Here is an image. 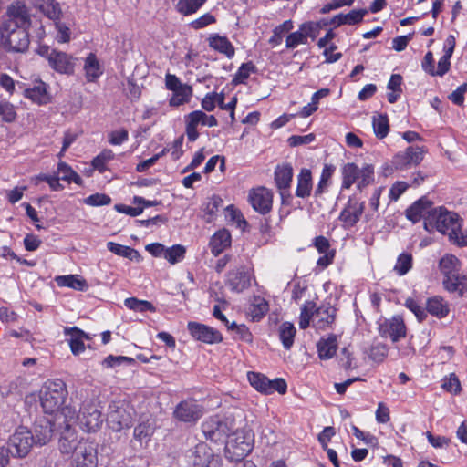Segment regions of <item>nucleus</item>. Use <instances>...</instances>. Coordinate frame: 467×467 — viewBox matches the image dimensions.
I'll return each instance as SVG.
<instances>
[{
    "label": "nucleus",
    "instance_id": "40",
    "mask_svg": "<svg viewBox=\"0 0 467 467\" xmlns=\"http://www.w3.org/2000/svg\"><path fill=\"white\" fill-rule=\"evenodd\" d=\"M34 444L45 445L53 436V426L49 421H45V424L36 425L34 431Z\"/></svg>",
    "mask_w": 467,
    "mask_h": 467
},
{
    "label": "nucleus",
    "instance_id": "60",
    "mask_svg": "<svg viewBox=\"0 0 467 467\" xmlns=\"http://www.w3.org/2000/svg\"><path fill=\"white\" fill-rule=\"evenodd\" d=\"M129 364L131 365L134 363V359L132 358L124 357V356H109L107 357L103 362L102 365L106 368H114L117 366H120L122 364Z\"/></svg>",
    "mask_w": 467,
    "mask_h": 467
},
{
    "label": "nucleus",
    "instance_id": "48",
    "mask_svg": "<svg viewBox=\"0 0 467 467\" xmlns=\"http://www.w3.org/2000/svg\"><path fill=\"white\" fill-rule=\"evenodd\" d=\"M186 254V248L182 244L167 247L164 258L171 265L182 262Z\"/></svg>",
    "mask_w": 467,
    "mask_h": 467
},
{
    "label": "nucleus",
    "instance_id": "9",
    "mask_svg": "<svg viewBox=\"0 0 467 467\" xmlns=\"http://www.w3.org/2000/svg\"><path fill=\"white\" fill-rule=\"evenodd\" d=\"M134 410L124 401L113 403L108 415L109 426L113 431L129 428L133 420Z\"/></svg>",
    "mask_w": 467,
    "mask_h": 467
},
{
    "label": "nucleus",
    "instance_id": "19",
    "mask_svg": "<svg viewBox=\"0 0 467 467\" xmlns=\"http://www.w3.org/2000/svg\"><path fill=\"white\" fill-rule=\"evenodd\" d=\"M435 208L436 207L432 206V202L429 199L423 197L415 202L406 210V216L410 221L413 223H417L420 219H423L424 228L426 229L428 217L431 213H432Z\"/></svg>",
    "mask_w": 467,
    "mask_h": 467
},
{
    "label": "nucleus",
    "instance_id": "14",
    "mask_svg": "<svg viewBox=\"0 0 467 467\" xmlns=\"http://www.w3.org/2000/svg\"><path fill=\"white\" fill-rule=\"evenodd\" d=\"M202 407L197 400L189 399L181 401L173 410V417L182 422L194 423L202 416Z\"/></svg>",
    "mask_w": 467,
    "mask_h": 467
},
{
    "label": "nucleus",
    "instance_id": "35",
    "mask_svg": "<svg viewBox=\"0 0 467 467\" xmlns=\"http://www.w3.org/2000/svg\"><path fill=\"white\" fill-rule=\"evenodd\" d=\"M337 348V343L335 335H330L327 338H322L317 343L318 356L321 359L331 358L336 354Z\"/></svg>",
    "mask_w": 467,
    "mask_h": 467
},
{
    "label": "nucleus",
    "instance_id": "12",
    "mask_svg": "<svg viewBox=\"0 0 467 467\" xmlns=\"http://www.w3.org/2000/svg\"><path fill=\"white\" fill-rule=\"evenodd\" d=\"M247 379L253 388L265 395L272 394L275 391L285 394L287 389L286 382L281 378L270 380L259 372H248Z\"/></svg>",
    "mask_w": 467,
    "mask_h": 467
},
{
    "label": "nucleus",
    "instance_id": "15",
    "mask_svg": "<svg viewBox=\"0 0 467 467\" xmlns=\"http://www.w3.org/2000/svg\"><path fill=\"white\" fill-rule=\"evenodd\" d=\"M202 429L206 439L216 442L223 441L228 436L232 424L216 416L206 420L202 423Z\"/></svg>",
    "mask_w": 467,
    "mask_h": 467
},
{
    "label": "nucleus",
    "instance_id": "2",
    "mask_svg": "<svg viewBox=\"0 0 467 467\" xmlns=\"http://www.w3.org/2000/svg\"><path fill=\"white\" fill-rule=\"evenodd\" d=\"M438 266L442 275L444 289L462 296L467 292V275L461 274L460 259L452 254H445L440 259Z\"/></svg>",
    "mask_w": 467,
    "mask_h": 467
},
{
    "label": "nucleus",
    "instance_id": "13",
    "mask_svg": "<svg viewBox=\"0 0 467 467\" xmlns=\"http://www.w3.org/2000/svg\"><path fill=\"white\" fill-rule=\"evenodd\" d=\"M426 152L427 149L425 147L410 146L404 151L395 154L391 164L395 170H407L419 165L422 161Z\"/></svg>",
    "mask_w": 467,
    "mask_h": 467
},
{
    "label": "nucleus",
    "instance_id": "55",
    "mask_svg": "<svg viewBox=\"0 0 467 467\" xmlns=\"http://www.w3.org/2000/svg\"><path fill=\"white\" fill-rule=\"evenodd\" d=\"M441 388L453 394H458L462 390L460 380L454 373L450 374L449 377H445L442 379Z\"/></svg>",
    "mask_w": 467,
    "mask_h": 467
},
{
    "label": "nucleus",
    "instance_id": "29",
    "mask_svg": "<svg viewBox=\"0 0 467 467\" xmlns=\"http://www.w3.org/2000/svg\"><path fill=\"white\" fill-rule=\"evenodd\" d=\"M207 40L211 48L225 55L229 58L234 56V47L226 36L212 34Z\"/></svg>",
    "mask_w": 467,
    "mask_h": 467
},
{
    "label": "nucleus",
    "instance_id": "11",
    "mask_svg": "<svg viewBox=\"0 0 467 467\" xmlns=\"http://www.w3.org/2000/svg\"><path fill=\"white\" fill-rule=\"evenodd\" d=\"M34 445L33 433L24 426L18 427L9 438L10 451L15 457H26Z\"/></svg>",
    "mask_w": 467,
    "mask_h": 467
},
{
    "label": "nucleus",
    "instance_id": "10",
    "mask_svg": "<svg viewBox=\"0 0 467 467\" xmlns=\"http://www.w3.org/2000/svg\"><path fill=\"white\" fill-rule=\"evenodd\" d=\"M98 451L93 441L81 438L80 444L72 454L71 467H97Z\"/></svg>",
    "mask_w": 467,
    "mask_h": 467
},
{
    "label": "nucleus",
    "instance_id": "33",
    "mask_svg": "<svg viewBox=\"0 0 467 467\" xmlns=\"http://www.w3.org/2000/svg\"><path fill=\"white\" fill-rule=\"evenodd\" d=\"M55 281L60 287H69L78 291H85L88 287L84 278L75 275H59L55 278Z\"/></svg>",
    "mask_w": 467,
    "mask_h": 467
},
{
    "label": "nucleus",
    "instance_id": "22",
    "mask_svg": "<svg viewBox=\"0 0 467 467\" xmlns=\"http://www.w3.org/2000/svg\"><path fill=\"white\" fill-rule=\"evenodd\" d=\"M380 332L384 337H389L393 342L405 337L406 327L403 319L400 317H393L390 319L385 320L380 325Z\"/></svg>",
    "mask_w": 467,
    "mask_h": 467
},
{
    "label": "nucleus",
    "instance_id": "62",
    "mask_svg": "<svg viewBox=\"0 0 467 467\" xmlns=\"http://www.w3.org/2000/svg\"><path fill=\"white\" fill-rule=\"evenodd\" d=\"M216 18L210 13H206L190 23V26L195 30L202 29L209 25L214 24Z\"/></svg>",
    "mask_w": 467,
    "mask_h": 467
},
{
    "label": "nucleus",
    "instance_id": "41",
    "mask_svg": "<svg viewBox=\"0 0 467 467\" xmlns=\"http://www.w3.org/2000/svg\"><path fill=\"white\" fill-rule=\"evenodd\" d=\"M296 333V329L291 322H284L279 326V338L285 349H289L293 346Z\"/></svg>",
    "mask_w": 467,
    "mask_h": 467
},
{
    "label": "nucleus",
    "instance_id": "45",
    "mask_svg": "<svg viewBox=\"0 0 467 467\" xmlns=\"http://www.w3.org/2000/svg\"><path fill=\"white\" fill-rule=\"evenodd\" d=\"M373 130L378 139H384L389 130V119L386 115L377 114L372 118Z\"/></svg>",
    "mask_w": 467,
    "mask_h": 467
},
{
    "label": "nucleus",
    "instance_id": "32",
    "mask_svg": "<svg viewBox=\"0 0 467 467\" xmlns=\"http://www.w3.org/2000/svg\"><path fill=\"white\" fill-rule=\"evenodd\" d=\"M368 14V10L359 9V10H352L348 14H339L333 17L331 23L336 26L341 25H356L360 23L363 20V17Z\"/></svg>",
    "mask_w": 467,
    "mask_h": 467
},
{
    "label": "nucleus",
    "instance_id": "57",
    "mask_svg": "<svg viewBox=\"0 0 467 467\" xmlns=\"http://www.w3.org/2000/svg\"><path fill=\"white\" fill-rule=\"evenodd\" d=\"M0 118L5 122H13L16 119V113L11 103L0 101Z\"/></svg>",
    "mask_w": 467,
    "mask_h": 467
},
{
    "label": "nucleus",
    "instance_id": "56",
    "mask_svg": "<svg viewBox=\"0 0 467 467\" xmlns=\"http://www.w3.org/2000/svg\"><path fill=\"white\" fill-rule=\"evenodd\" d=\"M405 306L415 315L419 321H422L426 318L427 315L424 307L414 298H407Z\"/></svg>",
    "mask_w": 467,
    "mask_h": 467
},
{
    "label": "nucleus",
    "instance_id": "39",
    "mask_svg": "<svg viewBox=\"0 0 467 467\" xmlns=\"http://www.w3.org/2000/svg\"><path fill=\"white\" fill-rule=\"evenodd\" d=\"M65 333L70 336L69 345L71 351L75 355H79L85 350L83 337L84 332L78 327L66 328Z\"/></svg>",
    "mask_w": 467,
    "mask_h": 467
},
{
    "label": "nucleus",
    "instance_id": "53",
    "mask_svg": "<svg viewBox=\"0 0 467 467\" xmlns=\"http://www.w3.org/2000/svg\"><path fill=\"white\" fill-rule=\"evenodd\" d=\"M451 244L458 247L467 246V229L462 228V221L458 229H455L448 237Z\"/></svg>",
    "mask_w": 467,
    "mask_h": 467
},
{
    "label": "nucleus",
    "instance_id": "49",
    "mask_svg": "<svg viewBox=\"0 0 467 467\" xmlns=\"http://www.w3.org/2000/svg\"><path fill=\"white\" fill-rule=\"evenodd\" d=\"M412 254L410 253H402L398 256L394 266V271L399 275H406L412 267Z\"/></svg>",
    "mask_w": 467,
    "mask_h": 467
},
{
    "label": "nucleus",
    "instance_id": "59",
    "mask_svg": "<svg viewBox=\"0 0 467 467\" xmlns=\"http://www.w3.org/2000/svg\"><path fill=\"white\" fill-rule=\"evenodd\" d=\"M111 202V198L104 193H95L84 200V203L89 206H103Z\"/></svg>",
    "mask_w": 467,
    "mask_h": 467
},
{
    "label": "nucleus",
    "instance_id": "31",
    "mask_svg": "<svg viewBox=\"0 0 467 467\" xmlns=\"http://www.w3.org/2000/svg\"><path fill=\"white\" fill-rule=\"evenodd\" d=\"M107 248L111 253H113L119 256L128 258V259L137 262V263H140L142 261V256L140 255V254L137 250H135L130 246L122 245V244L115 243V242H108Z\"/></svg>",
    "mask_w": 467,
    "mask_h": 467
},
{
    "label": "nucleus",
    "instance_id": "28",
    "mask_svg": "<svg viewBox=\"0 0 467 467\" xmlns=\"http://www.w3.org/2000/svg\"><path fill=\"white\" fill-rule=\"evenodd\" d=\"M156 430V422L152 419H146L140 421L133 431V438L136 441L140 442V445L147 444Z\"/></svg>",
    "mask_w": 467,
    "mask_h": 467
},
{
    "label": "nucleus",
    "instance_id": "46",
    "mask_svg": "<svg viewBox=\"0 0 467 467\" xmlns=\"http://www.w3.org/2000/svg\"><path fill=\"white\" fill-rule=\"evenodd\" d=\"M292 29L293 22L291 20H286L281 25L277 26L273 31V36L269 38L270 45L272 47L280 45L285 35Z\"/></svg>",
    "mask_w": 467,
    "mask_h": 467
},
{
    "label": "nucleus",
    "instance_id": "38",
    "mask_svg": "<svg viewBox=\"0 0 467 467\" xmlns=\"http://www.w3.org/2000/svg\"><path fill=\"white\" fill-rule=\"evenodd\" d=\"M383 191L384 187L382 186L378 187L373 191L371 196L368 199V208L365 212L366 221H370L379 217V199Z\"/></svg>",
    "mask_w": 467,
    "mask_h": 467
},
{
    "label": "nucleus",
    "instance_id": "24",
    "mask_svg": "<svg viewBox=\"0 0 467 467\" xmlns=\"http://www.w3.org/2000/svg\"><path fill=\"white\" fill-rule=\"evenodd\" d=\"M293 178V169L289 164L278 165L275 171V182L284 199L289 196L288 189Z\"/></svg>",
    "mask_w": 467,
    "mask_h": 467
},
{
    "label": "nucleus",
    "instance_id": "27",
    "mask_svg": "<svg viewBox=\"0 0 467 467\" xmlns=\"http://www.w3.org/2000/svg\"><path fill=\"white\" fill-rule=\"evenodd\" d=\"M64 426L65 431L59 440V450L63 454H73L80 444V439L78 438L75 431H71L72 426Z\"/></svg>",
    "mask_w": 467,
    "mask_h": 467
},
{
    "label": "nucleus",
    "instance_id": "50",
    "mask_svg": "<svg viewBox=\"0 0 467 467\" xmlns=\"http://www.w3.org/2000/svg\"><path fill=\"white\" fill-rule=\"evenodd\" d=\"M228 284L232 290L241 292L248 287L249 281L244 273L235 272L230 275Z\"/></svg>",
    "mask_w": 467,
    "mask_h": 467
},
{
    "label": "nucleus",
    "instance_id": "44",
    "mask_svg": "<svg viewBox=\"0 0 467 467\" xmlns=\"http://www.w3.org/2000/svg\"><path fill=\"white\" fill-rule=\"evenodd\" d=\"M192 97V88L188 85L180 90L172 92V95L169 100L171 107H179L188 103Z\"/></svg>",
    "mask_w": 467,
    "mask_h": 467
},
{
    "label": "nucleus",
    "instance_id": "42",
    "mask_svg": "<svg viewBox=\"0 0 467 467\" xmlns=\"http://www.w3.org/2000/svg\"><path fill=\"white\" fill-rule=\"evenodd\" d=\"M206 0H178L175 9L183 16H190L196 13Z\"/></svg>",
    "mask_w": 467,
    "mask_h": 467
},
{
    "label": "nucleus",
    "instance_id": "37",
    "mask_svg": "<svg viewBox=\"0 0 467 467\" xmlns=\"http://www.w3.org/2000/svg\"><path fill=\"white\" fill-rule=\"evenodd\" d=\"M426 309L431 315L439 318L446 317L449 313L448 304L440 296H434L428 299L426 303Z\"/></svg>",
    "mask_w": 467,
    "mask_h": 467
},
{
    "label": "nucleus",
    "instance_id": "43",
    "mask_svg": "<svg viewBox=\"0 0 467 467\" xmlns=\"http://www.w3.org/2000/svg\"><path fill=\"white\" fill-rule=\"evenodd\" d=\"M26 96L30 99L32 101L42 105L48 102V95L47 92L46 85L43 82H40L36 86L26 89Z\"/></svg>",
    "mask_w": 467,
    "mask_h": 467
},
{
    "label": "nucleus",
    "instance_id": "8",
    "mask_svg": "<svg viewBox=\"0 0 467 467\" xmlns=\"http://www.w3.org/2000/svg\"><path fill=\"white\" fill-rule=\"evenodd\" d=\"M1 37L5 46L10 50L16 52H24L29 45L27 32L20 26H13L11 23H5L2 31Z\"/></svg>",
    "mask_w": 467,
    "mask_h": 467
},
{
    "label": "nucleus",
    "instance_id": "58",
    "mask_svg": "<svg viewBox=\"0 0 467 467\" xmlns=\"http://www.w3.org/2000/svg\"><path fill=\"white\" fill-rule=\"evenodd\" d=\"M324 25H326V23L323 21L308 22L301 25L300 27L302 28L306 38L311 37L312 39H315Z\"/></svg>",
    "mask_w": 467,
    "mask_h": 467
},
{
    "label": "nucleus",
    "instance_id": "25",
    "mask_svg": "<svg viewBox=\"0 0 467 467\" xmlns=\"http://www.w3.org/2000/svg\"><path fill=\"white\" fill-rule=\"evenodd\" d=\"M83 70L88 83L96 82L102 76V67L94 53H89L85 58Z\"/></svg>",
    "mask_w": 467,
    "mask_h": 467
},
{
    "label": "nucleus",
    "instance_id": "36",
    "mask_svg": "<svg viewBox=\"0 0 467 467\" xmlns=\"http://www.w3.org/2000/svg\"><path fill=\"white\" fill-rule=\"evenodd\" d=\"M36 7L48 18L57 21L60 19L61 9L55 0H36Z\"/></svg>",
    "mask_w": 467,
    "mask_h": 467
},
{
    "label": "nucleus",
    "instance_id": "20",
    "mask_svg": "<svg viewBox=\"0 0 467 467\" xmlns=\"http://www.w3.org/2000/svg\"><path fill=\"white\" fill-rule=\"evenodd\" d=\"M75 60L76 58L72 56L57 50L56 53H51L49 66L60 74L72 75L75 69Z\"/></svg>",
    "mask_w": 467,
    "mask_h": 467
},
{
    "label": "nucleus",
    "instance_id": "63",
    "mask_svg": "<svg viewBox=\"0 0 467 467\" xmlns=\"http://www.w3.org/2000/svg\"><path fill=\"white\" fill-rule=\"evenodd\" d=\"M228 329L234 330L239 338L244 342L251 343L253 341V336L244 325H237L235 322H233L228 327Z\"/></svg>",
    "mask_w": 467,
    "mask_h": 467
},
{
    "label": "nucleus",
    "instance_id": "61",
    "mask_svg": "<svg viewBox=\"0 0 467 467\" xmlns=\"http://www.w3.org/2000/svg\"><path fill=\"white\" fill-rule=\"evenodd\" d=\"M225 217L229 221L236 223V225L238 227H243L246 224V221L244 220L241 212L239 210L235 209L233 205H229L226 207Z\"/></svg>",
    "mask_w": 467,
    "mask_h": 467
},
{
    "label": "nucleus",
    "instance_id": "34",
    "mask_svg": "<svg viewBox=\"0 0 467 467\" xmlns=\"http://www.w3.org/2000/svg\"><path fill=\"white\" fill-rule=\"evenodd\" d=\"M312 191V176L308 169H302L297 177L296 195L300 198L308 197Z\"/></svg>",
    "mask_w": 467,
    "mask_h": 467
},
{
    "label": "nucleus",
    "instance_id": "26",
    "mask_svg": "<svg viewBox=\"0 0 467 467\" xmlns=\"http://www.w3.org/2000/svg\"><path fill=\"white\" fill-rule=\"evenodd\" d=\"M7 16L9 20L6 23H11L13 26H23L29 20L27 8L21 1L15 2L8 7Z\"/></svg>",
    "mask_w": 467,
    "mask_h": 467
},
{
    "label": "nucleus",
    "instance_id": "4",
    "mask_svg": "<svg viewBox=\"0 0 467 467\" xmlns=\"http://www.w3.org/2000/svg\"><path fill=\"white\" fill-rule=\"evenodd\" d=\"M336 311V308L329 304H324L316 308L314 302L306 301L301 307L299 327L306 329L312 322L316 329L325 330L335 322Z\"/></svg>",
    "mask_w": 467,
    "mask_h": 467
},
{
    "label": "nucleus",
    "instance_id": "1",
    "mask_svg": "<svg viewBox=\"0 0 467 467\" xmlns=\"http://www.w3.org/2000/svg\"><path fill=\"white\" fill-rule=\"evenodd\" d=\"M59 416L63 417V425H78L88 433L98 431L103 423L101 410L94 399L84 400L78 413L74 407L66 406Z\"/></svg>",
    "mask_w": 467,
    "mask_h": 467
},
{
    "label": "nucleus",
    "instance_id": "30",
    "mask_svg": "<svg viewBox=\"0 0 467 467\" xmlns=\"http://www.w3.org/2000/svg\"><path fill=\"white\" fill-rule=\"evenodd\" d=\"M231 244V234L227 230L216 232L211 238L210 247L212 253L217 256Z\"/></svg>",
    "mask_w": 467,
    "mask_h": 467
},
{
    "label": "nucleus",
    "instance_id": "54",
    "mask_svg": "<svg viewBox=\"0 0 467 467\" xmlns=\"http://www.w3.org/2000/svg\"><path fill=\"white\" fill-rule=\"evenodd\" d=\"M307 39L301 27L286 36L285 47L289 49L297 47L299 45L306 44Z\"/></svg>",
    "mask_w": 467,
    "mask_h": 467
},
{
    "label": "nucleus",
    "instance_id": "52",
    "mask_svg": "<svg viewBox=\"0 0 467 467\" xmlns=\"http://www.w3.org/2000/svg\"><path fill=\"white\" fill-rule=\"evenodd\" d=\"M453 53V46L446 48L444 55L440 58L438 62L437 69L434 70V76L442 77L445 75L451 67L450 59Z\"/></svg>",
    "mask_w": 467,
    "mask_h": 467
},
{
    "label": "nucleus",
    "instance_id": "21",
    "mask_svg": "<svg viewBox=\"0 0 467 467\" xmlns=\"http://www.w3.org/2000/svg\"><path fill=\"white\" fill-rule=\"evenodd\" d=\"M364 212V202H360L356 199H349L346 207L341 211L339 219L346 226L352 227L359 221Z\"/></svg>",
    "mask_w": 467,
    "mask_h": 467
},
{
    "label": "nucleus",
    "instance_id": "64",
    "mask_svg": "<svg viewBox=\"0 0 467 467\" xmlns=\"http://www.w3.org/2000/svg\"><path fill=\"white\" fill-rule=\"evenodd\" d=\"M467 92V83L459 86L449 95V99L455 105L461 106L464 102V94Z\"/></svg>",
    "mask_w": 467,
    "mask_h": 467
},
{
    "label": "nucleus",
    "instance_id": "18",
    "mask_svg": "<svg viewBox=\"0 0 467 467\" xmlns=\"http://www.w3.org/2000/svg\"><path fill=\"white\" fill-rule=\"evenodd\" d=\"M192 464L196 467H221V459L214 455L206 444H198L192 455Z\"/></svg>",
    "mask_w": 467,
    "mask_h": 467
},
{
    "label": "nucleus",
    "instance_id": "17",
    "mask_svg": "<svg viewBox=\"0 0 467 467\" xmlns=\"http://www.w3.org/2000/svg\"><path fill=\"white\" fill-rule=\"evenodd\" d=\"M248 199L252 207L261 214L268 213L272 209L273 194L265 187L251 190Z\"/></svg>",
    "mask_w": 467,
    "mask_h": 467
},
{
    "label": "nucleus",
    "instance_id": "51",
    "mask_svg": "<svg viewBox=\"0 0 467 467\" xmlns=\"http://www.w3.org/2000/svg\"><path fill=\"white\" fill-rule=\"evenodd\" d=\"M124 304L128 308L134 310V311H139V312H145V311L154 312L155 311V307L153 306V305L150 302L146 301V300H139L135 297L127 298L125 300Z\"/></svg>",
    "mask_w": 467,
    "mask_h": 467
},
{
    "label": "nucleus",
    "instance_id": "7",
    "mask_svg": "<svg viewBox=\"0 0 467 467\" xmlns=\"http://www.w3.org/2000/svg\"><path fill=\"white\" fill-rule=\"evenodd\" d=\"M252 439L244 431H235L225 444V456L230 461H241L252 451Z\"/></svg>",
    "mask_w": 467,
    "mask_h": 467
},
{
    "label": "nucleus",
    "instance_id": "16",
    "mask_svg": "<svg viewBox=\"0 0 467 467\" xmlns=\"http://www.w3.org/2000/svg\"><path fill=\"white\" fill-rule=\"evenodd\" d=\"M191 336L198 340L206 344H215L223 341L222 334L206 325L191 321L187 325Z\"/></svg>",
    "mask_w": 467,
    "mask_h": 467
},
{
    "label": "nucleus",
    "instance_id": "6",
    "mask_svg": "<svg viewBox=\"0 0 467 467\" xmlns=\"http://www.w3.org/2000/svg\"><path fill=\"white\" fill-rule=\"evenodd\" d=\"M460 222L457 213L443 207H437L428 217L426 230L431 232L435 229L449 237L455 229H458Z\"/></svg>",
    "mask_w": 467,
    "mask_h": 467
},
{
    "label": "nucleus",
    "instance_id": "47",
    "mask_svg": "<svg viewBox=\"0 0 467 467\" xmlns=\"http://www.w3.org/2000/svg\"><path fill=\"white\" fill-rule=\"evenodd\" d=\"M268 311V303L261 297H255L249 306V314L254 320L261 319Z\"/></svg>",
    "mask_w": 467,
    "mask_h": 467
},
{
    "label": "nucleus",
    "instance_id": "23",
    "mask_svg": "<svg viewBox=\"0 0 467 467\" xmlns=\"http://www.w3.org/2000/svg\"><path fill=\"white\" fill-rule=\"evenodd\" d=\"M205 112L194 110L184 117L185 133L188 140L195 141L199 137L198 126H205Z\"/></svg>",
    "mask_w": 467,
    "mask_h": 467
},
{
    "label": "nucleus",
    "instance_id": "5",
    "mask_svg": "<svg viewBox=\"0 0 467 467\" xmlns=\"http://www.w3.org/2000/svg\"><path fill=\"white\" fill-rule=\"evenodd\" d=\"M342 189L348 190L353 184L362 191L374 182V167L371 164H364L359 168L354 162H348L341 168Z\"/></svg>",
    "mask_w": 467,
    "mask_h": 467
},
{
    "label": "nucleus",
    "instance_id": "3",
    "mask_svg": "<svg viewBox=\"0 0 467 467\" xmlns=\"http://www.w3.org/2000/svg\"><path fill=\"white\" fill-rule=\"evenodd\" d=\"M67 390L66 383L59 379H48L45 382L40 391V402L43 410L47 414H56L55 420L59 425H63V417L59 416Z\"/></svg>",
    "mask_w": 467,
    "mask_h": 467
}]
</instances>
